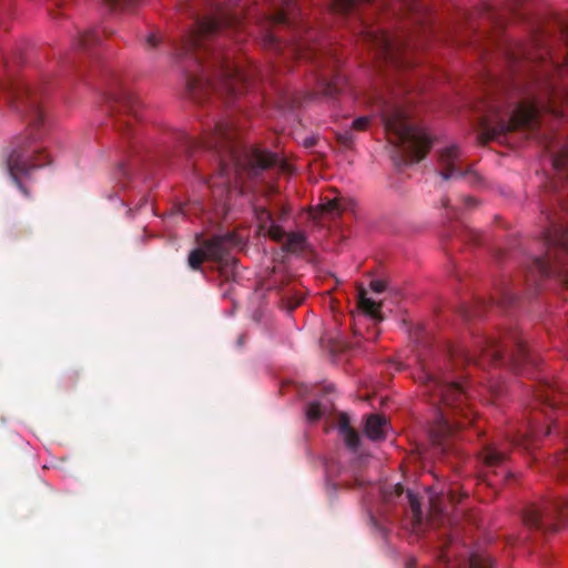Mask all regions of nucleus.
<instances>
[{"instance_id": "f257e3e1", "label": "nucleus", "mask_w": 568, "mask_h": 568, "mask_svg": "<svg viewBox=\"0 0 568 568\" xmlns=\"http://www.w3.org/2000/svg\"><path fill=\"white\" fill-rule=\"evenodd\" d=\"M216 38H180L174 44L176 57L185 77L186 92L196 102L210 94L237 99L251 81L260 77V70L237 49H225Z\"/></svg>"}, {"instance_id": "f03ea898", "label": "nucleus", "mask_w": 568, "mask_h": 568, "mask_svg": "<svg viewBox=\"0 0 568 568\" xmlns=\"http://www.w3.org/2000/svg\"><path fill=\"white\" fill-rule=\"evenodd\" d=\"M172 140L186 155L200 148L213 150L217 155V171L207 181L214 196L222 200L242 174L258 175L261 171L273 166L277 156L255 146H246L239 140L237 128L231 120H219L212 132L196 139L183 131L172 133Z\"/></svg>"}, {"instance_id": "7ed1b4c3", "label": "nucleus", "mask_w": 568, "mask_h": 568, "mask_svg": "<svg viewBox=\"0 0 568 568\" xmlns=\"http://www.w3.org/2000/svg\"><path fill=\"white\" fill-rule=\"evenodd\" d=\"M0 91L11 108L29 119L23 134L18 135L4 156L9 175L18 189L29 196L20 176H28L36 169L50 163L38 141L44 134L41 93L18 79L7 60H0Z\"/></svg>"}, {"instance_id": "20e7f679", "label": "nucleus", "mask_w": 568, "mask_h": 568, "mask_svg": "<svg viewBox=\"0 0 568 568\" xmlns=\"http://www.w3.org/2000/svg\"><path fill=\"white\" fill-rule=\"evenodd\" d=\"M550 161L560 176L566 180L565 193L551 200L556 207L541 211L546 225L541 232L544 255L534 256L525 273V285L531 293L548 277H558L568 283V144L558 151H549Z\"/></svg>"}, {"instance_id": "39448f33", "label": "nucleus", "mask_w": 568, "mask_h": 568, "mask_svg": "<svg viewBox=\"0 0 568 568\" xmlns=\"http://www.w3.org/2000/svg\"><path fill=\"white\" fill-rule=\"evenodd\" d=\"M419 379L424 385L425 396L435 408V417L428 428L435 453L446 458L457 457L459 450L454 444L457 432L473 423L471 410L467 404V392L442 368L437 371L423 368Z\"/></svg>"}, {"instance_id": "423d86ee", "label": "nucleus", "mask_w": 568, "mask_h": 568, "mask_svg": "<svg viewBox=\"0 0 568 568\" xmlns=\"http://www.w3.org/2000/svg\"><path fill=\"white\" fill-rule=\"evenodd\" d=\"M449 357L453 363L508 364L518 372L535 369L539 365L538 357L530 353L521 333L516 328H509L498 337L478 336L474 349L450 348Z\"/></svg>"}, {"instance_id": "0eeeda50", "label": "nucleus", "mask_w": 568, "mask_h": 568, "mask_svg": "<svg viewBox=\"0 0 568 568\" xmlns=\"http://www.w3.org/2000/svg\"><path fill=\"white\" fill-rule=\"evenodd\" d=\"M379 113L387 139L404 163L419 162L426 156L433 141L424 130L409 122L408 112L400 103L383 100Z\"/></svg>"}, {"instance_id": "6e6552de", "label": "nucleus", "mask_w": 568, "mask_h": 568, "mask_svg": "<svg viewBox=\"0 0 568 568\" xmlns=\"http://www.w3.org/2000/svg\"><path fill=\"white\" fill-rule=\"evenodd\" d=\"M568 448L557 454L551 464L557 476L568 478ZM568 518V499L544 500L527 505L521 513L525 528L532 535L547 536L557 532Z\"/></svg>"}, {"instance_id": "1a4fd4ad", "label": "nucleus", "mask_w": 568, "mask_h": 568, "mask_svg": "<svg viewBox=\"0 0 568 568\" xmlns=\"http://www.w3.org/2000/svg\"><path fill=\"white\" fill-rule=\"evenodd\" d=\"M538 114L537 105L525 102L516 106L509 119L497 112L494 115H484L479 123L481 135L488 141L518 129H536L538 126Z\"/></svg>"}, {"instance_id": "9d476101", "label": "nucleus", "mask_w": 568, "mask_h": 568, "mask_svg": "<svg viewBox=\"0 0 568 568\" xmlns=\"http://www.w3.org/2000/svg\"><path fill=\"white\" fill-rule=\"evenodd\" d=\"M105 84V100L115 116L116 129L122 134H130L132 121L139 119L141 101L128 90L115 74Z\"/></svg>"}, {"instance_id": "9b49d317", "label": "nucleus", "mask_w": 568, "mask_h": 568, "mask_svg": "<svg viewBox=\"0 0 568 568\" xmlns=\"http://www.w3.org/2000/svg\"><path fill=\"white\" fill-rule=\"evenodd\" d=\"M470 19H478V24H487L497 30H505L511 22L524 21L526 9L523 0H494L483 3L471 13ZM469 23L474 24V21Z\"/></svg>"}, {"instance_id": "f8f14e48", "label": "nucleus", "mask_w": 568, "mask_h": 568, "mask_svg": "<svg viewBox=\"0 0 568 568\" xmlns=\"http://www.w3.org/2000/svg\"><path fill=\"white\" fill-rule=\"evenodd\" d=\"M303 57L312 59L316 64V68L321 70L318 77V85L323 95L327 98H335L342 92L346 84V79L339 72L337 67L339 60L335 55H324V53L317 54L313 50H307L302 53Z\"/></svg>"}, {"instance_id": "ddd939ff", "label": "nucleus", "mask_w": 568, "mask_h": 568, "mask_svg": "<svg viewBox=\"0 0 568 568\" xmlns=\"http://www.w3.org/2000/svg\"><path fill=\"white\" fill-rule=\"evenodd\" d=\"M507 457V450L496 443L487 444L480 450L479 458L484 467L481 476L488 486L497 487L511 477V474L505 467Z\"/></svg>"}, {"instance_id": "4468645a", "label": "nucleus", "mask_w": 568, "mask_h": 568, "mask_svg": "<svg viewBox=\"0 0 568 568\" xmlns=\"http://www.w3.org/2000/svg\"><path fill=\"white\" fill-rule=\"evenodd\" d=\"M462 153L457 145L445 148L439 153L440 175L444 180L466 179L469 184L476 185L480 176L470 168H464Z\"/></svg>"}, {"instance_id": "2eb2a0df", "label": "nucleus", "mask_w": 568, "mask_h": 568, "mask_svg": "<svg viewBox=\"0 0 568 568\" xmlns=\"http://www.w3.org/2000/svg\"><path fill=\"white\" fill-rule=\"evenodd\" d=\"M517 300L518 295L517 292H515L514 284L509 282H503L496 286L495 294L489 298V301H476L473 306L464 308L463 315L467 320L479 317L483 315L487 307L497 305L499 307L506 308L514 305Z\"/></svg>"}, {"instance_id": "dca6fc26", "label": "nucleus", "mask_w": 568, "mask_h": 568, "mask_svg": "<svg viewBox=\"0 0 568 568\" xmlns=\"http://www.w3.org/2000/svg\"><path fill=\"white\" fill-rule=\"evenodd\" d=\"M233 23V19L227 17L224 9L216 4L212 12L206 14H194L192 17V26L196 30L192 31L187 36H207L222 30Z\"/></svg>"}, {"instance_id": "f3484780", "label": "nucleus", "mask_w": 568, "mask_h": 568, "mask_svg": "<svg viewBox=\"0 0 568 568\" xmlns=\"http://www.w3.org/2000/svg\"><path fill=\"white\" fill-rule=\"evenodd\" d=\"M374 40L376 47V54L386 63L395 68H409L410 61L407 57V51L397 44L394 40L396 38H371Z\"/></svg>"}, {"instance_id": "a211bd4d", "label": "nucleus", "mask_w": 568, "mask_h": 568, "mask_svg": "<svg viewBox=\"0 0 568 568\" xmlns=\"http://www.w3.org/2000/svg\"><path fill=\"white\" fill-rule=\"evenodd\" d=\"M298 12L297 0H276L272 10L265 14V23L268 27H290L296 22Z\"/></svg>"}, {"instance_id": "6ab92c4d", "label": "nucleus", "mask_w": 568, "mask_h": 568, "mask_svg": "<svg viewBox=\"0 0 568 568\" xmlns=\"http://www.w3.org/2000/svg\"><path fill=\"white\" fill-rule=\"evenodd\" d=\"M237 244L234 233L215 234L202 241V246L207 251L209 261L215 262L229 257L231 250Z\"/></svg>"}, {"instance_id": "aec40b11", "label": "nucleus", "mask_w": 568, "mask_h": 568, "mask_svg": "<svg viewBox=\"0 0 568 568\" xmlns=\"http://www.w3.org/2000/svg\"><path fill=\"white\" fill-rule=\"evenodd\" d=\"M395 10L416 24H427L432 20V12L424 0H398Z\"/></svg>"}, {"instance_id": "412c9836", "label": "nucleus", "mask_w": 568, "mask_h": 568, "mask_svg": "<svg viewBox=\"0 0 568 568\" xmlns=\"http://www.w3.org/2000/svg\"><path fill=\"white\" fill-rule=\"evenodd\" d=\"M130 148L129 159L125 162L119 163L114 171V179L121 183L123 187L126 185V182L130 181L133 171L139 168L142 161L138 145L132 144Z\"/></svg>"}, {"instance_id": "4be33fe9", "label": "nucleus", "mask_w": 568, "mask_h": 568, "mask_svg": "<svg viewBox=\"0 0 568 568\" xmlns=\"http://www.w3.org/2000/svg\"><path fill=\"white\" fill-rule=\"evenodd\" d=\"M337 428L339 436L343 438L345 445L353 452H356L361 446V437L358 433L351 426L349 417L346 413L338 414Z\"/></svg>"}, {"instance_id": "5701e85b", "label": "nucleus", "mask_w": 568, "mask_h": 568, "mask_svg": "<svg viewBox=\"0 0 568 568\" xmlns=\"http://www.w3.org/2000/svg\"><path fill=\"white\" fill-rule=\"evenodd\" d=\"M357 304L358 307L367 315H369L376 322L384 320L382 313L383 302H376L367 296V291L363 286L357 288Z\"/></svg>"}, {"instance_id": "b1692460", "label": "nucleus", "mask_w": 568, "mask_h": 568, "mask_svg": "<svg viewBox=\"0 0 568 568\" xmlns=\"http://www.w3.org/2000/svg\"><path fill=\"white\" fill-rule=\"evenodd\" d=\"M387 428V419L381 415H369L365 423V435L372 440H381L385 438Z\"/></svg>"}, {"instance_id": "393cba45", "label": "nucleus", "mask_w": 568, "mask_h": 568, "mask_svg": "<svg viewBox=\"0 0 568 568\" xmlns=\"http://www.w3.org/2000/svg\"><path fill=\"white\" fill-rule=\"evenodd\" d=\"M557 393L558 388L556 385L549 382H542L535 390V396L540 405L554 412L558 405V402L556 399Z\"/></svg>"}, {"instance_id": "a878e982", "label": "nucleus", "mask_w": 568, "mask_h": 568, "mask_svg": "<svg viewBox=\"0 0 568 568\" xmlns=\"http://www.w3.org/2000/svg\"><path fill=\"white\" fill-rule=\"evenodd\" d=\"M332 410L333 403L329 399L313 400L307 404L305 416L310 423H315L323 417L331 416Z\"/></svg>"}, {"instance_id": "bb28decb", "label": "nucleus", "mask_w": 568, "mask_h": 568, "mask_svg": "<svg viewBox=\"0 0 568 568\" xmlns=\"http://www.w3.org/2000/svg\"><path fill=\"white\" fill-rule=\"evenodd\" d=\"M372 2L373 0H331L329 7L334 13L344 16L356 12L362 6Z\"/></svg>"}, {"instance_id": "cd10ccee", "label": "nucleus", "mask_w": 568, "mask_h": 568, "mask_svg": "<svg viewBox=\"0 0 568 568\" xmlns=\"http://www.w3.org/2000/svg\"><path fill=\"white\" fill-rule=\"evenodd\" d=\"M308 243L306 236L302 232H292L287 234L286 241L283 245V250L293 253L300 254L307 250Z\"/></svg>"}, {"instance_id": "c85d7f7f", "label": "nucleus", "mask_w": 568, "mask_h": 568, "mask_svg": "<svg viewBox=\"0 0 568 568\" xmlns=\"http://www.w3.org/2000/svg\"><path fill=\"white\" fill-rule=\"evenodd\" d=\"M539 436V429L532 428L530 434H521L518 433L516 435H508L507 440L514 447H524L525 449L529 448L530 442L532 438Z\"/></svg>"}, {"instance_id": "c756f323", "label": "nucleus", "mask_w": 568, "mask_h": 568, "mask_svg": "<svg viewBox=\"0 0 568 568\" xmlns=\"http://www.w3.org/2000/svg\"><path fill=\"white\" fill-rule=\"evenodd\" d=\"M215 263L217 264V271L221 277L225 281H230L234 277L237 258L229 256L223 260L215 261Z\"/></svg>"}, {"instance_id": "7c9ffc66", "label": "nucleus", "mask_w": 568, "mask_h": 568, "mask_svg": "<svg viewBox=\"0 0 568 568\" xmlns=\"http://www.w3.org/2000/svg\"><path fill=\"white\" fill-rule=\"evenodd\" d=\"M206 260L209 261L207 251L201 245L190 252L187 264L193 271H202V264Z\"/></svg>"}, {"instance_id": "2f4dec72", "label": "nucleus", "mask_w": 568, "mask_h": 568, "mask_svg": "<svg viewBox=\"0 0 568 568\" xmlns=\"http://www.w3.org/2000/svg\"><path fill=\"white\" fill-rule=\"evenodd\" d=\"M254 214L262 230H266V227L274 223L272 212L265 206H254Z\"/></svg>"}, {"instance_id": "473e14b6", "label": "nucleus", "mask_w": 568, "mask_h": 568, "mask_svg": "<svg viewBox=\"0 0 568 568\" xmlns=\"http://www.w3.org/2000/svg\"><path fill=\"white\" fill-rule=\"evenodd\" d=\"M404 494V487L400 484L385 485L382 488V495L386 503H392Z\"/></svg>"}, {"instance_id": "72a5a7b5", "label": "nucleus", "mask_w": 568, "mask_h": 568, "mask_svg": "<svg viewBox=\"0 0 568 568\" xmlns=\"http://www.w3.org/2000/svg\"><path fill=\"white\" fill-rule=\"evenodd\" d=\"M469 568H493V560L488 555L473 554L469 557Z\"/></svg>"}, {"instance_id": "f704fd0d", "label": "nucleus", "mask_w": 568, "mask_h": 568, "mask_svg": "<svg viewBox=\"0 0 568 568\" xmlns=\"http://www.w3.org/2000/svg\"><path fill=\"white\" fill-rule=\"evenodd\" d=\"M406 498L408 499L414 518L416 520H422V506L416 495H414L410 490H407Z\"/></svg>"}, {"instance_id": "c9c22d12", "label": "nucleus", "mask_w": 568, "mask_h": 568, "mask_svg": "<svg viewBox=\"0 0 568 568\" xmlns=\"http://www.w3.org/2000/svg\"><path fill=\"white\" fill-rule=\"evenodd\" d=\"M79 36H114V31L110 29L106 24L100 23L94 26L89 31H85L83 33H80Z\"/></svg>"}, {"instance_id": "e433bc0d", "label": "nucleus", "mask_w": 568, "mask_h": 568, "mask_svg": "<svg viewBox=\"0 0 568 568\" xmlns=\"http://www.w3.org/2000/svg\"><path fill=\"white\" fill-rule=\"evenodd\" d=\"M268 234V236L275 241V242H282L284 237H287V234L285 231L277 224L272 223L265 230Z\"/></svg>"}, {"instance_id": "4c0bfd02", "label": "nucleus", "mask_w": 568, "mask_h": 568, "mask_svg": "<svg viewBox=\"0 0 568 568\" xmlns=\"http://www.w3.org/2000/svg\"><path fill=\"white\" fill-rule=\"evenodd\" d=\"M337 141L345 148H351L354 144L355 135L351 129L336 134Z\"/></svg>"}, {"instance_id": "58836bf2", "label": "nucleus", "mask_w": 568, "mask_h": 568, "mask_svg": "<svg viewBox=\"0 0 568 568\" xmlns=\"http://www.w3.org/2000/svg\"><path fill=\"white\" fill-rule=\"evenodd\" d=\"M459 236L462 237L463 241H466L474 245H477L480 243L479 242V237H480L479 232L476 230H473V229H468V227L465 229Z\"/></svg>"}, {"instance_id": "ea45409f", "label": "nucleus", "mask_w": 568, "mask_h": 568, "mask_svg": "<svg viewBox=\"0 0 568 568\" xmlns=\"http://www.w3.org/2000/svg\"><path fill=\"white\" fill-rule=\"evenodd\" d=\"M371 123V116H359L353 120L351 130L365 131Z\"/></svg>"}, {"instance_id": "a19ab883", "label": "nucleus", "mask_w": 568, "mask_h": 568, "mask_svg": "<svg viewBox=\"0 0 568 568\" xmlns=\"http://www.w3.org/2000/svg\"><path fill=\"white\" fill-rule=\"evenodd\" d=\"M369 287L374 293L379 294L387 291L388 284L384 280H373L369 283Z\"/></svg>"}, {"instance_id": "79ce46f5", "label": "nucleus", "mask_w": 568, "mask_h": 568, "mask_svg": "<svg viewBox=\"0 0 568 568\" xmlns=\"http://www.w3.org/2000/svg\"><path fill=\"white\" fill-rule=\"evenodd\" d=\"M93 39L94 38H84V37L78 38L75 45L79 50H89V49H91V45L94 42Z\"/></svg>"}, {"instance_id": "37998d69", "label": "nucleus", "mask_w": 568, "mask_h": 568, "mask_svg": "<svg viewBox=\"0 0 568 568\" xmlns=\"http://www.w3.org/2000/svg\"><path fill=\"white\" fill-rule=\"evenodd\" d=\"M324 209L326 212H337V213H339L343 210L342 205H341V201L338 199L328 201L324 205Z\"/></svg>"}, {"instance_id": "c03bdc74", "label": "nucleus", "mask_w": 568, "mask_h": 568, "mask_svg": "<svg viewBox=\"0 0 568 568\" xmlns=\"http://www.w3.org/2000/svg\"><path fill=\"white\" fill-rule=\"evenodd\" d=\"M555 23L558 27L560 36H568V20L556 18Z\"/></svg>"}, {"instance_id": "a18cd8bd", "label": "nucleus", "mask_w": 568, "mask_h": 568, "mask_svg": "<svg viewBox=\"0 0 568 568\" xmlns=\"http://www.w3.org/2000/svg\"><path fill=\"white\" fill-rule=\"evenodd\" d=\"M288 311L295 310L303 303V296L286 297Z\"/></svg>"}, {"instance_id": "49530a36", "label": "nucleus", "mask_w": 568, "mask_h": 568, "mask_svg": "<svg viewBox=\"0 0 568 568\" xmlns=\"http://www.w3.org/2000/svg\"><path fill=\"white\" fill-rule=\"evenodd\" d=\"M162 38H145L144 45L148 50L154 49L160 44Z\"/></svg>"}, {"instance_id": "de8ad7c7", "label": "nucleus", "mask_w": 568, "mask_h": 568, "mask_svg": "<svg viewBox=\"0 0 568 568\" xmlns=\"http://www.w3.org/2000/svg\"><path fill=\"white\" fill-rule=\"evenodd\" d=\"M264 40L266 41V45L268 48H273V49H278L280 48V38H274V37H271V38H264Z\"/></svg>"}, {"instance_id": "09e8293b", "label": "nucleus", "mask_w": 568, "mask_h": 568, "mask_svg": "<svg viewBox=\"0 0 568 568\" xmlns=\"http://www.w3.org/2000/svg\"><path fill=\"white\" fill-rule=\"evenodd\" d=\"M463 201L467 207L477 205V200L473 196H465L463 197Z\"/></svg>"}, {"instance_id": "8fccbe9b", "label": "nucleus", "mask_w": 568, "mask_h": 568, "mask_svg": "<svg viewBox=\"0 0 568 568\" xmlns=\"http://www.w3.org/2000/svg\"><path fill=\"white\" fill-rule=\"evenodd\" d=\"M442 205H443V207H445V209H450V210H452V213H453V216H455V215H456V209L450 206V204H449V199H448V197H443V199H442Z\"/></svg>"}, {"instance_id": "3c124183", "label": "nucleus", "mask_w": 568, "mask_h": 568, "mask_svg": "<svg viewBox=\"0 0 568 568\" xmlns=\"http://www.w3.org/2000/svg\"><path fill=\"white\" fill-rule=\"evenodd\" d=\"M287 215H288V210H287L285 206H283V207L281 209L280 213H278L277 219H278V221H281V222H282V221H285V219H286V216H287Z\"/></svg>"}, {"instance_id": "603ef678", "label": "nucleus", "mask_w": 568, "mask_h": 568, "mask_svg": "<svg viewBox=\"0 0 568 568\" xmlns=\"http://www.w3.org/2000/svg\"><path fill=\"white\" fill-rule=\"evenodd\" d=\"M448 497L453 504L460 501V498L457 499L456 494L453 490L449 491Z\"/></svg>"}, {"instance_id": "864d4df0", "label": "nucleus", "mask_w": 568, "mask_h": 568, "mask_svg": "<svg viewBox=\"0 0 568 568\" xmlns=\"http://www.w3.org/2000/svg\"><path fill=\"white\" fill-rule=\"evenodd\" d=\"M315 143H316L315 138H311V139L305 140V145L307 148H311V146L315 145Z\"/></svg>"}, {"instance_id": "5fc2aeb1", "label": "nucleus", "mask_w": 568, "mask_h": 568, "mask_svg": "<svg viewBox=\"0 0 568 568\" xmlns=\"http://www.w3.org/2000/svg\"><path fill=\"white\" fill-rule=\"evenodd\" d=\"M357 36H367V37H371V36H378L376 31H367V32H361L358 33Z\"/></svg>"}, {"instance_id": "6e6d98bb", "label": "nucleus", "mask_w": 568, "mask_h": 568, "mask_svg": "<svg viewBox=\"0 0 568 568\" xmlns=\"http://www.w3.org/2000/svg\"><path fill=\"white\" fill-rule=\"evenodd\" d=\"M111 6H119L123 0H105Z\"/></svg>"}, {"instance_id": "4d7b16f0", "label": "nucleus", "mask_w": 568, "mask_h": 568, "mask_svg": "<svg viewBox=\"0 0 568 568\" xmlns=\"http://www.w3.org/2000/svg\"><path fill=\"white\" fill-rule=\"evenodd\" d=\"M551 429H552V425L549 424L545 430V434L544 435H549L551 433Z\"/></svg>"}, {"instance_id": "13d9d810", "label": "nucleus", "mask_w": 568, "mask_h": 568, "mask_svg": "<svg viewBox=\"0 0 568 568\" xmlns=\"http://www.w3.org/2000/svg\"><path fill=\"white\" fill-rule=\"evenodd\" d=\"M415 566V560L412 559L407 562L406 568H413Z\"/></svg>"}, {"instance_id": "bf43d9fd", "label": "nucleus", "mask_w": 568, "mask_h": 568, "mask_svg": "<svg viewBox=\"0 0 568 568\" xmlns=\"http://www.w3.org/2000/svg\"><path fill=\"white\" fill-rule=\"evenodd\" d=\"M1 31H3V32H11V31H13V30H12V29H10V28H8V27H3V29H2Z\"/></svg>"}, {"instance_id": "052dcab7", "label": "nucleus", "mask_w": 568, "mask_h": 568, "mask_svg": "<svg viewBox=\"0 0 568 568\" xmlns=\"http://www.w3.org/2000/svg\"><path fill=\"white\" fill-rule=\"evenodd\" d=\"M546 34L545 36H552V31L551 30H548V31H544Z\"/></svg>"}, {"instance_id": "680f3d73", "label": "nucleus", "mask_w": 568, "mask_h": 568, "mask_svg": "<svg viewBox=\"0 0 568 568\" xmlns=\"http://www.w3.org/2000/svg\"><path fill=\"white\" fill-rule=\"evenodd\" d=\"M146 36L153 37V36H156V34L154 32H150Z\"/></svg>"}, {"instance_id": "e2e57ef3", "label": "nucleus", "mask_w": 568, "mask_h": 568, "mask_svg": "<svg viewBox=\"0 0 568 568\" xmlns=\"http://www.w3.org/2000/svg\"><path fill=\"white\" fill-rule=\"evenodd\" d=\"M356 483H357V485H358V486H362V485H363V483H362V481H359L358 479H356Z\"/></svg>"}]
</instances>
